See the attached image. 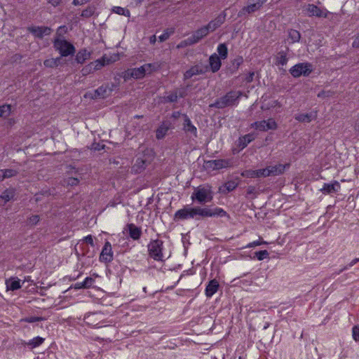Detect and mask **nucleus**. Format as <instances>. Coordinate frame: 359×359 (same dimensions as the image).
Listing matches in <instances>:
<instances>
[{
	"instance_id": "nucleus-16",
	"label": "nucleus",
	"mask_w": 359,
	"mask_h": 359,
	"mask_svg": "<svg viewBox=\"0 0 359 359\" xmlns=\"http://www.w3.org/2000/svg\"><path fill=\"white\" fill-rule=\"evenodd\" d=\"M145 76L144 69L142 67L137 68H133L125 73L123 76L124 79L127 80L130 77H133L136 79H140L143 78Z\"/></svg>"
},
{
	"instance_id": "nucleus-10",
	"label": "nucleus",
	"mask_w": 359,
	"mask_h": 359,
	"mask_svg": "<svg viewBox=\"0 0 359 359\" xmlns=\"http://www.w3.org/2000/svg\"><path fill=\"white\" fill-rule=\"evenodd\" d=\"M206 26L198 29L190 37L185 40L186 44H195L209 34Z\"/></svg>"
},
{
	"instance_id": "nucleus-22",
	"label": "nucleus",
	"mask_w": 359,
	"mask_h": 359,
	"mask_svg": "<svg viewBox=\"0 0 359 359\" xmlns=\"http://www.w3.org/2000/svg\"><path fill=\"white\" fill-rule=\"evenodd\" d=\"M183 117H184L183 128L185 130V132L190 133L194 137H196L197 136L196 128L192 124L190 118L188 117L187 115L183 114Z\"/></svg>"
},
{
	"instance_id": "nucleus-15",
	"label": "nucleus",
	"mask_w": 359,
	"mask_h": 359,
	"mask_svg": "<svg viewBox=\"0 0 359 359\" xmlns=\"http://www.w3.org/2000/svg\"><path fill=\"white\" fill-rule=\"evenodd\" d=\"M341 185L339 182L334 181L331 184L325 183L320 191L324 194H330L339 191Z\"/></svg>"
},
{
	"instance_id": "nucleus-49",
	"label": "nucleus",
	"mask_w": 359,
	"mask_h": 359,
	"mask_svg": "<svg viewBox=\"0 0 359 359\" xmlns=\"http://www.w3.org/2000/svg\"><path fill=\"white\" fill-rule=\"evenodd\" d=\"M42 320H43V318H41V317L30 316V317L25 318L22 319V320L27 322V323H32L41 321Z\"/></svg>"
},
{
	"instance_id": "nucleus-57",
	"label": "nucleus",
	"mask_w": 359,
	"mask_h": 359,
	"mask_svg": "<svg viewBox=\"0 0 359 359\" xmlns=\"http://www.w3.org/2000/svg\"><path fill=\"white\" fill-rule=\"evenodd\" d=\"M243 57H238L233 60V65H236V68L238 69V67L243 63Z\"/></svg>"
},
{
	"instance_id": "nucleus-63",
	"label": "nucleus",
	"mask_w": 359,
	"mask_h": 359,
	"mask_svg": "<svg viewBox=\"0 0 359 359\" xmlns=\"http://www.w3.org/2000/svg\"><path fill=\"white\" fill-rule=\"evenodd\" d=\"M60 1L61 0H50L49 3L53 6H57L60 4Z\"/></svg>"
},
{
	"instance_id": "nucleus-18",
	"label": "nucleus",
	"mask_w": 359,
	"mask_h": 359,
	"mask_svg": "<svg viewBox=\"0 0 359 359\" xmlns=\"http://www.w3.org/2000/svg\"><path fill=\"white\" fill-rule=\"evenodd\" d=\"M261 8V6L255 2L250 1V4L247 6H244L239 12L238 17H242L243 15H245L246 14H250L255 11H259Z\"/></svg>"
},
{
	"instance_id": "nucleus-61",
	"label": "nucleus",
	"mask_w": 359,
	"mask_h": 359,
	"mask_svg": "<svg viewBox=\"0 0 359 359\" xmlns=\"http://www.w3.org/2000/svg\"><path fill=\"white\" fill-rule=\"evenodd\" d=\"M74 287L76 290L84 288L83 283H76L74 284Z\"/></svg>"
},
{
	"instance_id": "nucleus-62",
	"label": "nucleus",
	"mask_w": 359,
	"mask_h": 359,
	"mask_svg": "<svg viewBox=\"0 0 359 359\" xmlns=\"http://www.w3.org/2000/svg\"><path fill=\"white\" fill-rule=\"evenodd\" d=\"M267 0H249V1L255 2L259 4L261 7Z\"/></svg>"
},
{
	"instance_id": "nucleus-17",
	"label": "nucleus",
	"mask_w": 359,
	"mask_h": 359,
	"mask_svg": "<svg viewBox=\"0 0 359 359\" xmlns=\"http://www.w3.org/2000/svg\"><path fill=\"white\" fill-rule=\"evenodd\" d=\"M208 164L214 170H219L231 166V162L227 159H217L210 161L208 162Z\"/></svg>"
},
{
	"instance_id": "nucleus-21",
	"label": "nucleus",
	"mask_w": 359,
	"mask_h": 359,
	"mask_svg": "<svg viewBox=\"0 0 359 359\" xmlns=\"http://www.w3.org/2000/svg\"><path fill=\"white\" fill-rule=\"evenodd\" d=\"M126 227L128 231L129 236L132 239L136 241L140 238L142 236V230L140 227H137L133 223L128 224Z\"/></svg>"
},
{
	"instance_id": "nucleus-3",
	"label": "nucleus",
	"mask_w": 359,
	"mask_h": 359,
	"mask_svg": "<svg viewBox=\"0 0 359 359\" xmlns=\"http://www.w3.org/2000/svg\"><path fill=\"white\" fill-rule=\"evenodd\" d=\"M149 257L155 261L161 262L163 260V242L160 239L151 240L147 245Z\"/></svg>"
},
{
	"instance_id": "nucleus-60",
	"label": "nucleus",
	"mask_w": 359,
	"mask_h": 359,
	"mask_svg": "<svg viewBox=\"0 0 359 359\" xmlns=\"http://www.w3.org/2000/svg\"><path fill=\"white\" fill-rule=\"evenodd\" d=\"M353 48H359V34L356 36V38L354 39L353 44Z\"/></svg>"
},
{
	"instance_id": "nucleus-54",
	"label": "nucleus",
	"mask_w": 359,
	"mask_h": 359,
	"mask_svg": "<svg viewBox=\"0 0 359 359\" xmlns=\"http://www.w3.org/2000/svg\"><path fill=\"white\" fill-rule=\"evenodd\" d=\"M262 244H266V242L265 241H253L252 243H250L247 245L246 248H254L255 246H258V245H260Z\"/></svg>"
},
{
	"instance_id": "nucleus-43",
	"label": "nucleus",
	"mask_w": 359,
	"mask_h": 359,
	"mask_svg": "<svg viewBox=\"0 0 359 359\" xmlns=\"http://www.w3.org/2000/svg\"><path fill=\"white\" fill-rule=\"evenodd\" d=\"M255 256L258 260H263L269 257V252L267 250H260L255 252Z\"/></svg>"
},
{
	"instance_id": "nucleus-13",
	"label": "nucleus",
	"mask_w": 359,
	"mask_h": 359,
	"mask_svg": "<svg viewBox=\"0 0 359 359\" xmlns=\"http://www.w3.org/2000/svg\"><path fill=\"white\" fill-rule=\"evenodd\" d=\"M226 20V13L224 12L219 14L215 19L212 20L207 25V28L211 32L216 30L217 28L221 27L222 24L225 22Z\"/></svg>"
},
{
	"instance_id": "nucleus-64",
	"label": "nucleus",
	"mask_w": 359,
	"mask_h": 359,
	"mask_svg": "<svg viewBox=\"0 0 359 359\" xmlns=\"http://www.w3.org/2000/svg\"><path fill=\"white\" fill-rule=\"evenodd\" d=\"M156 42V36L153 35L150 37V43H154Z\"/></svg>"
},
{
	"instance_id": "nucleus-27",
	"label": "nucleus",
	"mask_w": 359,
	"mask_h": 359,
	"mask_svg": "<svg viewBox=\"0 0 359 359\" xmlns=\"http://www.w3.org/2000/svg\"><path fill=\"white\" fill-rule=\"evenodd\" d=\"M287 39L290 41V43H294L299 42L301 39V34L299 31L290 29L287 31Z\"/></svg>"
},
{
	"instance_id": "nucleus-5",
	"label": "nucleus",
	"mask_w": 359,
	"mask_h": 359,
	"mask_svg": "<svg viewBox=\"0 0 359 359\" xmlns=\"http://www.w3.org/2000/svg\"><path fill=\"white\" fill-rule=\"evenodd\" d=\"M313 71V67L311 63L302 62L298 63L290 68V73L294 78L301 76H308Z\"/></svg>"
},
{
	"instance_id": "nucleus-47",
	"label": "nucleus",
	"mask_w": 359,
	"mask_h": 359,
	"mask_svg": "<svg viewBox=\"0 0 359 359\" xmlns=\"http://www.w3.org/2000/svg\"><path fill=\"white\" fill-rule=\"evenodd\" d=\"M359 262V257L358 258H355L354 259H353L347 266H344L341 269H340L337 273V274H340L341 273H342L343 271L347 270L348 268L354 266L356 263H358Z\"/></svg>"
},
{
	"instance_id": "nucleus-51",
	"label": "nucleus",
	"mask_w": 359,
	"mask_h": 359,
	"mask_svg": "<svg viewBox=\"0 0 359 359\" xmlns=\"http://www.w3.org/2000/svg\"><path fill=\"white\" fill-rule=\"evenodd\" d=\"M334 95V92L332 91H330V90H328V91H325V90H323L321 92H320L318 94V97H322V98H325V97H331Z\"/></svg>"
},
{
	"instance_id": "nucleus-12",
	"label": "nucleus",
	"mask_w": 359,
	"mask_h": 359,
	"mask_svg": "<svg viewBox=\"0 0 359 359\" xmlns=\"http://www.w3.org/2000/svg\"><path fill=\"white\" fill-rule=\"evenodd\" d=\"M29 32L32 33L37 38H43V36H48L51 33V29L48 27L44 26H32L27 27Z\"/></svg>"
},
{
	"instance_id": "nucleus-58",
	"label": "nucleus",
	"mask_w": 359,
	"mask_h": 359,
	"mask_svg": "<svg viewBox=\"0 0 359 359\" xmlns=\"http://www.w3.org/2000/svg\"><path fill=\"white\" fill-rule=\"evenodd\" d=\"M255 187L253 186H250L247 189V194L248 195H252L255 193Z\"/></svg>"
},
{
	"instance_id": "nucleus-35",
	"label": "nucleus",
	"mask_w": 359,
	"mask_h": 359,
	"mask_svg": "<svg viewBox=\"0 0 359 359\" xmlns=\"http://www.w3.org/2000/svg\"><path fill=\"white\" fill-rule=\"evenodd\" d=\"M1 170L2 171L1 175H2L3 180L5 179H7V178L15 177L18 173V172L14 169H4V170Z\"/></svg>"
},
{
	"instance_id": "nucleus-44",
	"label": "nucleus",
	"mask_w": 359,
	"mask_h": 359,
	"mask_svg": "<svg viewBox=\"0 0 359 359\" xmlns=\"http://www.w3.org/2000/svg\"><path fill=\"white\" fill-rule=\"evenodd\" d=\"M258 178L260 177H266L271 176V173L269 169V167L267 166L265 168L259 169L258 170Z\"/></svg>"
},
{
	"instance_id": "nucleus-1",
	"label": "nucleus",
	"mask_w": 359,
	"mask_h": 359,
	"mask_svg": "<svg viewBox=\"0 0 359 359\" xmlns=\"http://www.w3.org/2000/svg\"><path fill=\"white\" fill-rule=\"evenodd\" d=\"M226 215V212L221 208L211 209L208 207H189L187 205L175 212L174 215V220L180 221L189 219H199L200 217L205 218L215 216L222 217Z\"/></svg>"
},
{
	"instance_id": "nucleus-8",
	"label": "nucleus",
	"mask_w": 359,
	"mask_h": 359,
	"mask_svg": "<svg viewBox=\"0 0 359 359\" xmlns=\"http://www.w3.org/2000/svg\"><path fill=\"white\" fill-rule=\"evenodd\" d=\"M110 60L104 55L100 59H97L94 62H90L83 69L84 74H90L96 70L100 69L102 67L109 64Z\"/></svg>"
},
{
	"instance_id": "nucleus-34",
	"label": "nucleus",
	"mask_w": 359,
	"mask_h": 359,
	"mask_svg": "<svg viewBox=\"0 0 359 359\" xmlns=\"http://www.w3.org/2000/svg\"><path fill=\"white\" fill-rule=\"evenodd\" d=\"M169 128L168 126H165V124H163L160 126L156 132V137L158 140H161L165 137L166 135Z\"/></svg>"
},
{
	"instance_id": "nucleus-50",
	"label": "nucleus",
	"mask_w": 359,
	"mask_h": 359,
	"mask_svg": "<svg viewBox=\"0 0 359 359\" xmlns=\"http://www.w3.org/2000/svg\"><path fill=\"white\" fill-rule=\"evenodd\" d=\"M94 10L92 8H88L82 11L81 16L89 18L93 15Z\"/></svg>"
},
{
	"instance_id": "nucleus-48",
	"label": "nucleus",
	"mask_w": 359,
	"mask_h": 359,
	"mask_svg": "<svg viewBox=\"0 0 359 359\" xmlns=\"http://www.w3.org/2000/svg\"><path fill=\"white\" fill-rule=\"evenodd\" d=\"M82 283L84 285V288L87 289V288H90V287H92V285L95 283V280L91 277H87L85 278L84 281Z\"/></svg>"
},
{
	"instance_id": "nucleus-31",
	"label": "nucleus",
	"mask_w": 359,
	"mask_h": 359,
	"mask_svg": "<svg viewBox=\"0 0 359 359\" xmlns=\"http://www.w3.org/2000/svg\"><path fill=\"white\" fill-rule=\"evenodd\" d=\"M288 58L287 57V53L285 51H280L278 53L276 57V65L284 66L287 64Z\"/></svg>"
},
{
	"instance_id": "nucleus-6",
	"label": "nucleus",
	"mask_w": 359,
	"mask_h": 359,
	"mask_svg": "<svg viewBox=\"0 0 359 359\" xmlns=\"http://www.w3.org/2000/svg\"><path fill=\"white\" fill-rule=\"evenodd\" d=\"M192 201H197L199 203L210 202L212 200V191L210 189L198 187L191 195Z\"/></svg>"
},
{
	"instance_id": "nucleus-59",
	"label": "nucleus",
	"mask_w": 359,
	"mask_h": 359,
	"mask_svg": "<svg viewBox=\"0 0 359 359\" xmlns=\"http://www.w3.org/2000/svg\"><path fill=\"white\" fill-rule=\"evenodd\" d=\"M281 107V104L278 100H273L270 104V107Z\"/></svg>"
},
{
	"instance_id": "nucleus-25",
	"label": "nucleus",
	"mask_w": 359,
	"mask_h": 359,
	"mask_svg": "<svg viewBox=\"0 0 359 359\" xmlns=\"http://www.w3.org/2000/svg\"><path fill=\"white\" fill-rule=\"evenodd\" d=\"M7 290H17L21 287L20 280L17 278H11L6 282Z\"/></svg>"
},
{
	"instance_id": "nucleus-46",
	"label": "nucleus",
	"mask_w": 359,
	"mask_h": 359,
	"mask_svg": "<svg viewBox=\"0 0 359 359\" xmlns=\"http://www.w3.org/2000/svg\"><path fill=\"white\" fill-rule=\"evenodd\" d=\"M39 220H40L39 216L37 215H32L28 218L27 223L29 225L34 226V225H36L39 222Z\"/></svg>"
},
{
	"instance_id": "nucleus-42",
	"label": "nucleus",
	"mask_w": 359,
	"mask_h": 359,
	"mask_svg": "<svg viewBox=\"0 0 359 359\" xmlns=\"http://www.w3.org/2000/svg\"><path fill=\"white\" fill-rule=\"evenodd\" d=\"M63 183L65 185L74 187L79 184V180L76 177H68L64 180Z\"/></svg>"
},
{
	"instance_id": "nucleus-24",
	"label": "nucleus",
	"mask_w": 359,
	"mask_h": 359,
	"mask_svg": "<svg viewBox=\"0 0 359 359\" xmlns=\"http://www.w3.org/2000/svg\"><path fill=\"white\" fill-rule=\"evenodd\" d=\"M238 185V182L235 180H229L224 184V185L219 188V191L222 193H227L233 191Z\"/></svg>"
},
{
	"instance_id": "nucleus-23",
	"label": "nucleus",
	"mask_w": 359,
	"mask_h": 359,
	"mask_svg": "<svg viewBox=\"0 0 359 359\" xmlns=\"http://www.w3.org/2000/svg\"><path fill=\"white\" fill-rule=\"evenodd\" d=\"M219 282L216 279L211 280L205 288V295L211 297L219 289Z\"/></svg>"
},
{
	"instance_id": "nucleus-7",
	"label": "nucleus",
	"mask_w": 359,
	"mask_h": 359,
	"mask_svg": "<svg viewBox=\"0 0 359 359\" xmlns=\"http://www.w3.org/2000/svg\"><path fill=\"white\" fill-rule=\"evenodd\" d=\"M251 128H254L259 131H267L269 130H276L278 124L273 118H270L267 120L256 121L252 123Z\"/></svg>"
},
{
	"instance_id": "nucleus-38",
	"label": "nucleus",
	"mask_w": 359,
	"mask_h": 359,
	"mask_svg": "<svg viewBox=\"0 0 359 359\" xmlns=\"http://www.w3.org/2000/svg\"><path fill=\"white\" fill-rule=\"evenodd\" d=\"M60 60V57L47 59L43 62V64L46 67H56L59 65Z\"/></svg>"
},
{
	"instance_id": "nucleus-45",
	"label": "nucleus",
	"mask_w": 359,
	"mask_h": 359,
	"mask_svg": "<svg viewBox=\"0 0 359 359\" xmlns=\"http://www.w3.org/2000/svg\"><path fill=\"white\" fill-rule=\"evenodd\" d=\"M165 102H175L177 100V94L176 92L172 93L166 97H164Z\"/></svg>"
},
{
	"instance_id": "nucleus-30",
	"label": "nucleus",
	"mask_w": 359,
	"mask_h": 359,
	"mask_svg": "<svg viewBox=\"0 0 359 359\" xmlns=\"http://www.w3.org/2000/svg\"><path fill=\"white\" fill-rule=\"evenodd\" d=\"M90 53L86 49L79 50L76 55V61L79 64H83L90 57Z\"/></svg>"
},
{
	"instance_id": "nucleus-41",
	"label": "nucleus",
	"mask_w": 359,
	"mask_h": 359,
	"mask_svg": "<svg viewBox=\"0 0 359 359\" xmlns=\"http://www.w3.org/2000/svg\"><path fill=\"white\" fill-rule=\"evenodd\" d=\"M11 106L10 104H3L0 106V117H7L10 115Z\"/></svg>"
},
{
	"instance_id": "nucleus-36",
	"label": "nucleus",
	"mask_w": 359,
	"mask_h": 359,
	"mask_svg": "<svg viewBox=\"0 0 359 359\" xmlns=\"http://www.w3.org/2000/svg\"><path fill=\"white\" fill-rule=\"evenodd\" d=\"M112 12L118 15H124L126 17L130 16V11L128 9H125L124 8H122L121 6H114L112 8Z\"/></svg>"
},
{
	"instance_id": "nucleus-55",
	"label": "nucleus",
	"mask_w": 359,
	"mask_h": 359,
	"mask_svg": "<svg viewBox=\"0 0 359 359\" xmlns=\"http://www.w3.org/2000/svg\"><path fill=\"white\" fill-rule=\"evenodd\" d=\"M83 241L90 245L92 247H93L95 245L94 244V241H93V238L91 235H88L87 236H86L84 238H83Z\"/></svg>"
},
{
	"instance_id": "nucleus-53",
	"label": "nucleus",
	"mask_w": 359,
	"mask_h": 359,
	"mask_svg": "<svg viewBox=\"0 0 359 359\" xmlns=\"http://www.w3.org/2000/svg\"><path fill=\"white\" fill-rule=\"evenodd\" d=\"M171 33H172V32H168V30L165 31L163 34L158 36L159 41L161 42L165 41L169 38Z\"/></svg>"
},
{
	"instance_id": "nucleus-29",
	"label": "nucleus",
	"mask_w": 359,
	"mask_h": 359,
	"mask_svg": "<svg viewBox=\"0 0 359 359\" xmlns=\"http://www.w3.org/2000/svg\"><path fill=\"white\" fill-rule=\"evenodd\" d=\"M45 341V339L41 337H36L29 340L27 342H25L24 344L27 346L29 348L33 349L41 345Z\"/></svg>"
},
{
	"instance_id": "nucleus-4",
	"label": "nucleus",
	"mask_w": 359,
	"mask_h": 359,
	"mask_svg": "<svg viewBox=\"0 0 359 359\" xmlns=\"http://www.w3.org/2000/svg\"><path fill=\"white\" fill-rule=\"evenodd\" d=\"M53 46L55 50L59 51L62 57L74 55L76 50L74 46L64 39H55L53 42Z\"/></svg>"
},
{
	"instance_id": "nucleus-14",
	"label": "nucleus",
	"mask_w": 359,
	"mask_h": 359,
	"mask_svg": "<svg viewBox=\"0 0 359 359\" xmlns=\"http://www.w3.org/2000/svg\"><path fill=\"white\" fill-rule=\"evenodd\" d=\"M206 67H203L201 65H196L192 66L190 69L186 71L184 74V79L187 80L191 79V77L200 75L205 73Z\"/></svg>"
},
{
	"instance_id": "nucleus-52",
	"label": "nucleus",
	"mask_w": 359,
	"mask_h": 359,
	"mask_svg": "<svg viewBox=\"0 0 359 359\" xmlns=\"http://www.w3.org/2000/svg\"><path fill=\"white\" fill-rule=\"evenodd\" d=\"M353 338L355 341H359V326L353 327Z\"/></svg>"
},
{
	"instance_id": "nucleus-37",
	"label": "nucleus",
	"mask_w": 359,
	"mask_h": 359,
	"mask_svg": "<svg viewBox=\"0 0 359 359\" xmlns=\"http://www.w3.org/2000/svg\"><path fill=\"white\" fill-rule=\"evenodd\" d=\"M241 176L247 178H258V170H245L241 173Z\"/></svg>"
},
{
	"instance_id": "nucleus-11",
	"label": "nucleus",
	"mask_w": 359,
	"mask_h": 359,
	"mask_svg": "<svg viewBox=\"0 0 359 359\" xmlns=\"http://www.w3.org/2000/svg\"><path fill=\"white\" fill-rule=\"evenodd\" d=\"M99 259L101 262L104 263H109L113 260V251L111 245L109 241L105 242Z\"/></svg>"
},
{
	"instance_id": "nucleus-26",
	"label": "nucleus",
	"mask_w": 359,
	"mask_h": 359,
	"mask_svg": "<svg viewBox=\"0 0 359 359\" xmlns=\"http://www.w3.org/2000/svg\"><path fill=\"white\" fill-rule=\"evenodd\" d=\"M286 165H283L279 163L275 165L268 166L271 173V176H277L283 174L285 171Z\"/></svg>"
},
{
	"instance_id": "nucleus-56",
	"label": "nucleus",
	"mask_w": 359,
	"mask_h": 359,
	"mask_svg": "<svg viewBox=\"0 0 359 359\" xmlns=\"http://www.w3.org/2000/svg\"><path fill=\"white\" fill-rule=\"evenodd\" d=\"M254 76H255V72H251L248 74V75H247V76L245 77V80L247 83H250L253 81V78H254Z\"/></svg>"
},
{
	"instance_id": "nucleus-19",
	"label": "nucleus",
	"mask_w": 359,
	"mask_h": 359,
	"mask_svg": "<svg viewBox=\"0 0 359 359\" xmlns=\"http://www.w3.org/2000/svg\"><path fill=\"white\" fill-rule=\"evenodd\" d=\"M255 137L254 134L249 133L243 136L240 137L237 141V146L240 149V150L245 148L248 144L252 142L255 140Z\"/></svg>"
},
{
	"instance_id": "nucleus-40",
	"label": "nucleus",
	"mask_w": 359,
	"mask_h": 359,
	"mask_svg": "<svg viewBox=\"0 0 359 359\" xmlns=\"http://www.w3.org/2000/svg\"><path fill=\"white\" fill-rule=\"evenodd\" d=\"M141 67L144 69V74L146 75V74H151L154 71L156 70L158 67V65L156 64L147 63L143 65Z\"/></svg>"
},
{
	"instance_id": "nucleus-39",
	"label": "nucleus",
	"mask_w": 359,
	"mask_h": 359,
	"mask_svg": "<svg viewBox=\"0 0 359 359\" xmlns=\"http://www.w3.org/2000/svg\"><path fill=\"white\" fill-rule=\"evenodd\" d=\"M14 196V191L11 189H6L0 196V198H2L5 203L11 200Z\"/></svg>"
},
{
	"instance_id": "nucleus-2",
	"label": "nucleus",
	"mask_w": 359,
	"mask_h": 359,
	"mask_svg": "<svg viewBox=\"0 0 359 359\" xmlns=\"http://www.w3.org/2000/svg\"><path fill=\"white\" fill-rule=\"evenodd\" d=\"M241 95L242 93L241 91H230L224 96L217 100L213 104H211L210 107L223 109L226 107L232 106L236 104Z\"/></svg>"
},
{
	"instance_id": "nucleus-20",
	"label": "nucleus",
	"mask_w": 359,
	"mask_h": 359,
	"mask_svg": "<svg viewBox=\"0 0 359 359\" xmlns=\"http://www.w3.org/2000/svg\"><path fill=\"white\" fill-rule=\"evenodd\" d=\"M209 64L211 69V71L213 73L218 72L221 67L222 62L221 58L218 55L214 53L210 55L209 57Z\"/></svg>"
},
{
	"instance_id": "nucleus-33",
	"label": "nucleus",
	"mask_w": 359,
	"mask_h": 359,
	"mask_svg": "<svg viewBox=\"0 0 359 359\" xmlns=\"http://www.w3.org/2000/svg\"><path fill=\"white\" fill-rule=\"evenodd\" d=\"M217 53L221 59H226L228 56V48L225 43H220L217 48Z\"/></svg>"
},
{
	"instance_id": "nucleus-32",
	"label": "nucleus",
	"mask_w": 359,
	"mask_h": 359,
	"mask_svg": "<svg viewBox=\"0 0 359 359\" xmlns=\"http://www.w3.org/2000/svg\"><path fill=\"white\" fill-rule=\"evenodd\" d=\"M314 118L312 114H299L294 116L297 121L302 123H310Z\"/></svg>"
},
{
	"instance_id": "nucleus-28",
	"label": "nucleus",
	"mask_w": 359,
	"mask_h": 359,
	"mask_svg": "<svg viewBox=\"0 0 359 359\" xmlns=\"http://www.w3.org/2000/svg\"><path fill=\"white\" fill-rule=\"evenodd\" d=\"M112 91L111 88H109L107 86H101L95 90V97H106Z\"/></svg>"
},
{
	"instance_id": "nucleus-9",
	"label": "nucleus",
	"mask_w": 359,
	"mask_h": 359,
	"mask_svg": "<svg viewBox=\"0 0 359 359\" xmlns=\"http://www.w3.org/2000/svg\"><path fill=\"white\" fill-rule=\"evenodd\" d=\"M306 14L309 17L327 18L330 12L326 8H321L316 5L309 4L306 8Z\"/></svg>"
}]
</instances>
